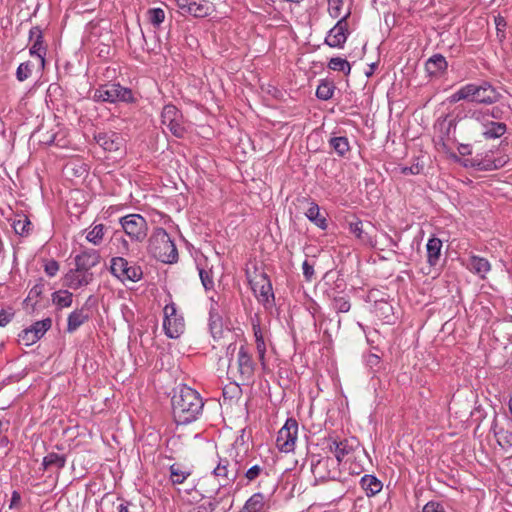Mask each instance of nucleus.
<instances>
[{
  "mask_svg": "<svg viewBox=\"0 0 512 512\" xmlns=\"http://www.w3.org/2000/svg\"><path fill=\"white\" fill-rule=\"evenodd\" d=\"M327 67L333 71L343 72L345 75H349L351 72L350 63L341 57H332L329 60Z\"/></svg>",
  "mask_w": 512,
  "mask_h": 512,
  "instance_id": "ea45409f",
  "label": "nucleus"
},
{
  "mask_svg": "<svg viewBox=\"0 0 512 512\" xmlns=\"http://www.w3.org/2000/svg\"><path fill=\"white\" fill-rule=\"evenodd\" d=\"M329 449L332 453H334V459L337 460V462L340 464L344 457L353 451L354 447L349 440L344 439L342 441H332L329 444Z\"/></svg>",
  "mask_w": 512,
  "mask_h": 512,
  "instance_id": "c756f323",
  "label": "nucleus"
},
{
  "mask_svg": "<svg viewBox=\"0 0 512 512\" xmlns=\"http://www.w3.org/2000/svg\"><path fill=\"white\" fill-rule=\"evenodd\" d=\"M51 300L57 309L68 308L72 305L73 294L68 290H58L52 293Z\"/></svg>",
  "mask_w": 512,
  "mask_h": 512,
  "instance_id": "72a5a7b5",
  "label": "nucleus"
},
{
  "mask_svg": "<svg viewBox=\"0 0 512 512\" xmlns=\"http://www.w3.org/2000/svg\"><path fill=\"white\" fill-rule=\"evenodd\" d=\"M161 123L165 125L171 134L177 138H183L186 134V128L183 124V115L181 111L173 104H167L161 112Z\"/></svg>",
  "mask_w": 512,
  "mask_h": 512,
  "instance_id": "1a4fd4ad",
  "label": "nucleus"
},
{
  "mask_svg": "<svg viewBox=\"0 0 512 512\" xmlns=\"http://www.w3.org/2000/svg\"><path fill=\"white\" fill-rule=\"evenodd\" d=\"M442 241L433 236L428 239V242L426 244V252H427V263L430 266H436L438 264L440 255H441V249H442Z\"/></svg>",
  "mask_w": 512,
  "mask_h": 512,
  "instance_id": "cd10ccee",
  "label": "nucleus"
},
{
  "mask_svg": "<svg viewBox=\"0 0 512 512\" xmlns=\"http://www.w3.org/2000/svg\"><path fill=\"white\" fill-rule=\"evenodd\" d=\"M482 135L485 139H498L507 132V125L500 121H489L484 123Z\"/></svg>",
  "mask_w": 512,
  "mask_h": 512,
  "instance_id": "bb28decb",
  "label": "nucleus"
},
{
  "mask_svg": "<svg viewBox=\"0 0 512 512\" xmlns=\"http://www.w3.org/2000/svg\"><path fill=\"white\" fill-rule=\"evenodd\" d=\"M364 363L373 372L378 371L381 364V357L375 353H368L364 356Z\"/></svg>",
  "mask_w": 512,
  "mask_h": 512,
  "instance_id": "864d4df0",
  "label": "nucleus"
},
{
  "mask_svg": "<svg viewBox=\"0 0 512 512\" xmlns=\"http://www.w3.org/2000/svg\"><path fill=\"white\" fill-rule=\"evenodd\" d=\"M422 512H447L444 508V505L438 501H429L427 502Z\"/></svg>",
  "mask_w": 512,
  "mask_h": 512,
  "instance_id": "338daca9",
  "label": "nucleus"
},
{
  "mask_svg": "<svg viewBox=\"0 0 512 512\" xmlns=\"http://www.w3.org/2000/svg\"><path fill=\"white\" fill-rule=\"evenodd\" d=\"M113 103H134L135 97L132 90L128 87L122 86L120 83L110 82Z\"/></svg>",
  "mask_w": 512,
  "mask_h": 512,
  "instance_id": "a878e982",
  "label": "nucleus"
},
{
  "mask_svg": "<svg viewBox=\"0 0 512 512\" xmlns=\"http://www.w3.org/2000/svg\"><path fill=\"white\" fill-rule=\"evenodd\" d=\"M100 262V254L95 249H87L75 256V266L85 272H91Z\"/></svg>",
  "mask_w": 512,
  "mask_h": 512,
  "instance_id": "5701e85b",
  "label": "nucleus"
},
{
  "mask_svg": "<svg viewBox=\"0 0 512 512\" xmlns=\"http://www.w3.org/2000/svg\"><path fill=\"white\" fill-rule=\"evenodd\" d=\"M250 283L259 302L265 306H272L274 304L275 296L272 283L265 272L256 273L255 280L250 281Z\"/></svg>",
  "mask_w": 512,
  "mask_h": 512,
  "instance_id": "9b49d317",
  "label": "nucleus"
},
{
  "mask_svg": "<svg viewBox=\"0 0 512 512\" xmlns=\"http://www.w3.org/2000/svg\"><path fill=\"white\" fill-rule=\"evenodd\" d=\"M208 326L212 337L217 340L222 336L223 322L222 317L218 311H215L213 307L209 308V320Z\"/></svg>",
  "mask_w": 512,
  "mask_h": 512,
  "instance_id": "473e14b6",
  "label": "nucleus"
},
{
  "mask_svg": "<svg viewBox=\"0 0 512 512\" xmlns=\"http://www.w3.org/2000/svg\"><path fill=\"white\" fill-rule=\"evenodd\" d=\"M502 94L489 81L483 80L476 85L475 103L493 105L500 101Z\"/></svg>",
  "mask_w": 512,
  "mask_h": 512,
  "instance_id": "dca6fc26",
  "label": "nucleus"
},
{
  "mask_svg": "<svg viewBox=\"0 0 512 512\" xmlns=\"http://www.w3.org/2000/svg\"><path fill=\"white\" fill-rule=\"evenodd\" d=\"M241 388L238 384H230L223 388L222 395L224 399H233L239 397Z\"/></svg>",
  "mask_w": 512,
  "mask_h": 512,
  "instance_id": "052dcab7",
  "label": "nucleus"
},
{
  "mask_svg": "<svg viewBox=\"0 0 512 512\" xmlns=\"http://www.w3.org/2000/svg\"><path fill=\"white\" fill-rule=\"evenodd\" d=\"M113 240L118 242L117 244V252L119 254H127L129 252V242L120 234L119 231H115Z\"/></svg>",
  "mask_w": 512,
  "mask_h": 512,
  "instance_id": "6e6d98bb",
  "label": "nucleus"
},
{
  "mask_svg": "<svg viewBox=\"0 0 512 512\" xmlns=\"http://www.w3.org/2000/svg\"><path fill=\"white\" fill-rule=\"evenodd\" d=\"M163 329L167 337L179 338L185 330V322L182 315L178 314L174 303L166 304L164 309Z\"/></svg>",
  "mask_w": 512,
  "mask_h": 512,
  "instance_id": "6e6552de",
  "label": "nucleus"
},
{
  "mask_svg": "<svg viewBox=\"0 0 512 512\" xmlns=\"http://www.w3.org/2000/svg\"><path fill=\"white\" fill-rule=\"evenodd\" d=\"M336 87L333 81L322 79L316 89V97L319 100L327 101L334 95Z\"/></svg>",
  "mask_w": 512,
  "mask_h": 512,
  "instance_id": "e433bc0d",
  "label": "nucleus"
},
{
  "mask_svg": "<svg viewBox=\"0 0 512 512\" xmlns=\"http://www.w3.org/2000/svg\"><path fill=\"white\" fill-rule=\"evenodd\" d=\"M476 85V83H468L459 88L464 100L475 102Z\"/></svg>",
  "mask_w": 512,
  "mask_h": 512,
  "instance_id": "4d7b16f0",
  "label": "nucleus"
},
{
  "mask_svg": "<svg viewBox=\"0 0 512 512\" xmlns=\"http://www.w3.org/2000/svg\"><path fill=\"white\" fill-rule=\"evenodd\" d=\"M269 495L262 492L253 493L243 504L238 512H268Z\"/></svg>",
  "mask_w": 512,
  "mask_h": 512,
  "instance_id": "6ab92c4d",
  "label": "nucleus"
},
{
  "mask_svg": "<svg viewBox=\"0 0 512 512\" xmlns=\"http://www.w3.org/2000/svg\"><path fill=\"white\" fill-rule=\"evenodd\" d=\"M30 224V220L24 216L20 219L14 220L12 226L16 234L24 236L28 234Z\"/></svg>",
  "mask_w": 512,
  "mask_h": 512,
  "instance_id": "09e8293b",
  "label": "nucleus"
},
{
  "mask_svg": "<svg viewBox=\"0 0 512 512\" xmlns=\"http://www.w3.org/2000/svg\"><path fill=\"white\" fill-rule=\"evenodd\" d=\"M325 299L329 301L330 308L337 314L347 313L351 309L350 298L347 295H339L334 289H327L323 292Z\"/></svg>",
  "mask_w": 512,
  "mask_h": 512,
  "instance_id": "412c9836",
  "label": "nucleus"
},
{
  "mask_svg": "<svg viewBox=\"0 0 512 512\" xmlns=\"http://www.w3.org/2000/svg\"><path fill=\"white\" fill-rule=\"evenodd\" d=\"M350 16V11L339 18L337 23L328 31L324 43L331 48L341 49L344 47L348 36L350 35L348 29L347 19Z\"/></svg>",
  "mask_w": 512,
  "mask_h": 512,
  "instance_id": "9d476101",
  "label": "nucleus"
},
{
  "mask_svg": "<svg viewBox=\"0 0 512 512\" xmlns=\"http://www.w3.org/2000/svg\"><path fill=\"white\" fill-rule=\"evenodd\" d=\"M329 486L327 487L330 492V501H340L349 489L348 479H340V476L336 480H329Z\"/></svg>",
  "mask_w": 512,
  "mask_h": 512,
  "instance_id": "b1692460",
  "label": "nucleus"
},
{
  "mask_svg": "<svg viewBox=\"0 0 512 512\" xmlns=\"http://www.w3.org/2000/svg\"><path fill=\"white\" fill-rule=\"evenodd\" d=\"M62 139H58V133L56 132H47L45 135H43V139L41 140V143L47 145V146H57V147H63L64 144L61 143Z\"/></svg>",
  "mask_w": 512,
  "mask_h": 512,
  "instance_id": "bf43d9fd",
  "label": "nucleus"
},
{
  "mask_svg": "<svg viewBox=\"0 0 512 512\" xmlns=\"http://www.w3.org/2000/svg\"><path fill=\"white\" fill-rule=\"evenodd\" d=\"M468 269L474 274L479 275L481 278H484L485 275L490 271L491 265L489 261L480 256H471Z\"/></svg>",
  "mask_w": 512,
  "mask_h": 512,
  "instance_id": "2f4dec72",
  "label": "nucleus"
},
{
  "mask_svg": "<svg viewBox=\"0 0 512 512\" xmlns=\"http://www.w3.org/2000/svg\"><path fill=\"white\" fill-rule=\"evenodd\" d=\"M93 281V273L80 270L79 267L70 269L64 276V286L77 290L88 286Z\"/></svg>",
  "mask_w": 512,
  "mask_h": 512,
  "instance_id": "f3484780",
  "label": "nucleus"
},
{
  "mask_svg": "<svg viewBox=\"0 0 512 512\" xmlns=\"http://www.w3.org/2000/svg\"><path fill=\"white\" fill-rule=\"evenodd\" d=\"M470 118L476 120L479 123H481L483 127H484V123L485 122H489L490 121L488 119L487 109H484V110L483 109H476V110H471L470 109Z\"/></svg>",
  "mask_w": 512,
  "mask_h": 512,
  "instance_id": "0e129e2a",
  "label": "nucleus"
},
{
  "mask_svg": "<svg viewBox=\"0 0 512 512\" xmlns=\"http://www.w3.org/2000/svg\"><path fill=\"white\" fill-rule=\"evenodd\" d=\"M122 231L133 242H142L147 237L148 223L140 214H128L119 218Z\"/></svg>",
  "mask_w": 512,
  "mask_h": 512,
  "instance_id": "0eeeda50",
  "label": "nucleus"
},
{
  "mask_svg": "<svg viewBox=\"0 0 512 512\" xmlns=\"http://www.w3.org/2000/svg\"><path fill=\"white\" fill-rule=\"evenodd\" d=\"M171 405L175 423L187 425L196 421L202 414L204 401L195 389L182 384L174 390Z\"/></svg>",
  "mask_w": 512,
  "mask_h": 512,
  "instance_id": "f03ea898",
  "label": "nucleus"
},
{
  "mask_svg": "<svg viewBox=\"0 0 512 512\" xmlns=\"http://www.w3.org/2000/svg\"><path fill=\"white\" fill-rule=\"evenodd\" d=\"M96 143L106 152L118 151L123 146L122 136L114 131H103L94 134Z\"/></svg>",
  "mask_w": 512,
  "mask_h": 512,
  "instance_id": "a211bd4d",
  "label": "nucleus"
},
{
  "mask_svg": "<svg viewBox=\"0 0 512 512\" xmlns=\"http://www.w3.org/2000/svg\"><path fill=\"white\" fill-rule=\"evenodd\" d=\"M495 437L500 446L511 447L512 446V433L506 430L501 429L500 431H496L495 427H492Z\"/></svg>",
  "mask_w": 512,
  "mask_h": 512,
  "instance_id": "de8ad7c7",
  "label": "nucleus"
},
{
  "mask_svg": "<svg viewBox=\"0 0 512 512\" xmlns=\"http://www.w3.org/2000/svg\"><path fill=\"white\" fill-rule=\"evenodd\" d=\"M147 250L153 258L162 263L173 264L178 261L176 245L167 231L162 227L154 229L149 238Z\"/></svg>",
  "mask_w": 512,
  "mask_h": 512,
  "instance_id": "7ed1b4c3",
  "label": "nucleus"
},
{
  "mask_svg": "<svg viewBox=\"0 0 512 512\" xmlns=\"http://www.w3.org/2000/svg\"><path fill=\"white\" fill-rule=\"evenodd\" d=\"M237 365L240 377L250 379L254 373V361L246 346L241 345L237 355Z\"/></svg>",
  "mask_w": 512,
  "mask_h": 512,
  "instance_id": "aec40b11",
  "label": "nucleus"
},
{
  "mask_svg": "<svg viewBox=\"0 0 512 512\" xmlns=\"http://www.w3.org/2000/svg\"><path fill=\"white\" fill-rule=\"evenodd\" d=\"M446 115L449 116L451 120H455V124L457 125L461 120L465 118H470V109L467 110L462 105H459L455 107V109L452 112Z\"/></svg>",
  "mask_w": 512,
  "mask_h": 512,
  "instance_id": "3c124183",
  "label": "nucleus"
},
{
  "mask_svg": "<svg viewBox=\"0 0 512 512\" xmlns=\"http://www.w3.org/2000/svg\"><path fill=\"white\" fill-rule=\"evenodd\" d=\"M456 127L455 120H451L449 116L442 115L437 118L434 124V129L439 139L443 151L448 153L450 158L456 162H460V158L456 153L450 152V144L457 143L456 140Z\"/></svg>",
  "mask_w": 512,
  "mask_h": 512,
  "instance_id": "39448f33",
  "label": "nucleus"
},
{
  "mask_svg": "<svg viewBox=\"0 0 512 512\" xmlns=\"http://www.w3.org/2000/svg\"><path fill=\"white\" fill-rule=\"evenodd\" d=\"M486 412L481 405L475 406L473 410L470 412V420L472 423L476 424L478 428L481 422L485 419Z\"/></svg>",
  "mask_w": 512,
  "mask_h": 512,
  "instance_id": "5fc2aeb1",
  "label": "nucleus"
},
{
  "mask_svg": "<svg viewBox=\"0 0 512 512\" xmlns=\"http://www.w3.org/2000/svg\"><path fill=\"white\" fill-rule=\"evenodd\" d=\"M197 270L199 273V277L201 283L206 291H210L214 289V279L211 270H206L199 265H197Z\"/></svg>",
  "mask_w": 512,
  "mask_h": 512,
  "instance_id": "37998d69",
  "label": "nucleus"
},
{
  "mask_svg": "<svg viewBox=\"0 0 512 512\" xmlns=\"http://www.w3.org/2000/svg\"><path fill=\"white\" fill-rule=\"evenodd\" d=\"M244 432L242 430V434L236 438L229 450L231 461L219 457L217 466L212 471L214 476L224 478L227 483L238 481L237 485L241 487L249 486L257 480L261 482L269 476L265 461L254 456Z\"/></svg>",
  "mask_w": 512,
  "mask_h": 512,
  "instance_id": "f257e3e1",
  "label": "nucleus"
},
{
  "mask_svg": "<svg viewBox=\"0 0 512 512\" xmlns=\"http://www.w3.org/2000/svg\"><path fill=\"white\" fill-rule=\"evenodd\" d=\"M51 326L52 319L49 317L36 321L31 326L23 329L19 333V342L29 347L39 341L47 333Z\"/></svg>",
  "mask_w": 512,
  "mask_h": 512,
  "instance_id": "f8f14e48",
  "label": "nucleus"
},
{
  "mask_svg": "<svg viewBox=\"0 0 512 512\" xmlns=\"http://www.w3.org/2000/svg\"><path fill=\"white\" fill-rule=\"evenodd\" d=\"M488 118L491 117L495 120H502L505 117L506 110L503 105H496L487 109Z\"/></svg>",
  "mask_w": 512,
  "mask_h": 512,
  "instance_id": "e2e57ef3",
  "label": "nucleus"
},
{
  "mask_svg": "<svg viewBox=\"0 0 512 512\" xmlns=\"http://www.w3.org/2000/svg\"><path fill=\"white\" fill-rule=\"evenodd\" d=\"M447 69L448 62L440 53L433 54L425 62V71L430 77H441L447 72Z\"/></svg>",
  "mask_w": 512,
  "mask_h": 512,
  "instance_id": "4be33fe9",
  "label": "nucleus"
},
{
  "mask_svg": "<svg viewBox=\"0 0 512 512\" xmlns=\"http://www.w3.org/2000/svg\"><path fill=\"white\" fill-rule=\"evenodd\" d=\"M182 15H190L196 18L206 17L211 12V7L206 0H175Z\"/></svg>",
  "mask_w": 512,
  "mask_h": 512,
  "instance_id": "4468645a",
  "label": "nucleus"
},
{
  "mask_svg": "<svg viewBox=\"0 0 512 512\" xmlns=\"http://www.w3.org/2000/svg\"><path fill=\"white\" fill-rule=\"evenodd\" d=\"M66 464V456L61 455L55 452L48 453L42 461V466L45 470H48L52 467L60 470L65 467Z\"/></svg>",
  "mask_w": 512,
  "mask_h": 512,
  "instance_id": "f704fd0d",
  "label": "nucleus"
},
{
  "mask_svg": "<svg viewBox=\"0 0 512 512\" xmlns=\"http://www.w3.org/2000/svg\"><path fill=\"white\" fill-rule=\"evenodd\" d=\"M506 163V160H504L503 158H498V159H495L493 161L491 160H487L485 163H477V164H472V166H477L478 169L480 170H494V169H499L501 167H503Z\"/></svg>",
  "mask_w": 512,
  "mask_h": 512,
  "instance_id": "603ef678",
  "label": "nucleus"
},
{
  "mask_svg": "<svg viewBox=\"0 0 512 512\" xmlns=\"http://www.w3.org/2000/svg\"><path fill=\"white\" fill-rule=\"evenodd\" d=\"M89 320V315L84 307L72 311L67 318V332H75L81 325Z\"/></svg>",
  "mask_w": 512,
  "mask_h": 512,
  "instance_id": "c85d7f7f",
  "label": "nucleus"
},
{
  "mask_svg": "<svg viewBox=\"0 0 512 512\" xmlns=\"http://www.w3.org/2000/svg\"><path fill=\"white\" fill-rule=\"evenodd\" d=\"M305 216L309 221H311L313 224H315L318 228L321 230H326L328 227L327 219L325 216H323L320 213V207L319 205L312 201L310 203V207L305 212Z\"/></svg>",
  "mask_w": 512,
  "mask_h": 512,
  "instance_id": "7c9ffc66",
  "label": "nucleus"
},
{
  "mask_svg": "<svg viewBox=\"0 0 512 512\" xmlns=\"http://www.w3.org/2000/svg\"><path fill=\"white\" fill-rule=\"evenodd\" d=\"M328 12L332 18H339L341 16V8L343 0H328Z\"/></svg>",
  "mask_w": 512,
  "mask_h": 512,
  "instance_id": "680f3d73",
  "label": "nucleus"
},
{
  "mask_svg": "<svg viewBox=\"0 0 512 512\" xmlns=\"http://www.w3.org/2000/svg\"><path fill=\"white\" fill-rule=\"evenodd\" d=\"M220 501L216 497H209L206 501L198 504L194 512H214Z\"/></svg>",
  "mask_w": 512,
  "mask_h": 512,
  "instance_id": "49530a36",
  "label": "nucleus"
},
{
  "mask_svg": "<svg viewBox=\"0 0 512 512\" xmlns=\"http://www.w3.org/2000/svg\"><path fill=\"white\" fill-rule=\"evenodd\" d=\"M29 41L32 42L29 48V54L32 57H37L40 60L42 69L45 67V57L47 54V46L44 44L43 31L39 26H33L29 30Z\"/></svg>",
  "mask_w": 512,
  "mask_h": 512,
  "instance_id": "2eb2a0df",
  "label": "nucleus"
},
{
  "mask_svg": "<svg viewBox=\"0 0 512 512\" xmlns=\"http://www.w3.org/2000/svg\"><path fill=\"white\" fill-rule=\"evenodd\" d=\"M93 100L96 102H109L113 103L112 91L110 82L100 85L95 91L93 95Z\"/></svg>",
  "mask_w": 512,
  "mask_h": 512,
  "instance_id": "a19ab883",
  "label": "nucleus"
},
{
  "mask_svg": "<svg viewBox=\"0 0 512 512\" xmlns=\"http://www.w3.org/2000/svg\"><path fill=\"white\" fill-rule=\"evenodd\" d=\"M44 271L47 276L54 277L59 271V263L54 259L45 261Z\"/></svg>",
  "mask_w": 512,
  "mask_h": 512,
  "instance_id": "69168bd1",
  "label": "nucleus"
},
{
  "mask_svg": "<svg viewBox=\"0 0 512 512\" xmlns=\"http://www.w3.org/2000/svg\"><path fill=\"white\" fill-rule=\"evenodd\" d=\"M110 272L122 283L125 281L138 282L143 277V271L139 265L131 263L121 256L111 259Z\"/></svg>",
  "mask_w": 512,
  "mask_h": 512,
  "instance_id": "423d86ee",
  "label": "nucleus"
},
{
  "mask_svg": "<svg viewBox=\"0 0 512 512\" xmlns=\"http://www.w3.org/2000/svg\"><path fill=\"white\" fill-rule=\"evenodd\" d=\"M360 486L367 497L376 495L383 488L382 482L372 474L363 475L360 479Z\"/></svg>",
  "mask_w": 512,
  "mask_h": 512,
  "instance_id": "393cba45",
  "label": "nucleus"
},
{
  "mask_svg": "<svg viewBox=\"0 0 512 512\" xmlns=\"http://www.w3.org/2000/svg\"><path fill=\"white\" fill-rule=\"evenodd\" d=\"M298 435V423L288 418L284 426L278 431L276 443L280 451L288 453L294 449Z\"/></svg>",
  "mask_w": 512,
  "mask_h": 512,
  "instance_id": "ddd939ff",
  "label": "nucleus"
},
{
  "mask_svg": "<svg viewBox=\"0 0 512 512\" xmlns=\"http://www.w3.org/2000/svg\"><path fill=\"white\" fill-rule=\"evenodd\" d=\"M302 271L305 280L310 282L314 276V263H310L308 260H305L302 263Z\"/></svg>",
  "mask_w": 512,
  "mask_h": 512,
  "instance_id": "774afa93",
  "label": "nucleus"
},
{
  "mask_svg": "<svg viewBox=\"0 0 512 512\" xmlns=\"http://www.w3.org/2000/svg\"><path fill=\"white\" fill-rule=\"evenodd\" d=\"M254 337L256 339V346L261 360L264 359L266 347L264 337L259 324H253Z\"/></svg>",
  "mask_w": 512,
  "mask_h": 512,
  "instance_id": "a18cd8bd",
  "label": "nucleus"
},
{
  "mask_svg": "<svg viewBox=\"0 0 512 512\" xmlns=\"http://www.w3.org/2000/svg\"><path fill=\"white\" fill-rule=\"evenodd\" d=\"M104 234L105 226L103 224H96L88 231L86 239L93 245H100L103 241Z\"/></svg>",
  "mask_w": 512,
  "mask_h": 512,
  "instance_id": "58836bf2",
  "label": "nucleus"
},
{
  "mask_svg": "<svg viewBox=\"0 0 512 512\" xmlns=\"http://www.w3.org/2000/svg\"><path fill=\"white\" fill-rule=\"evenodd\" d=\"M329 145L340 157H344L350 150L349 140L345 136H335L330 138Z\"/></svg>",
  "mask_w": 512,
  "mask_h": 512,
  "instance_id": "4c0bfd02",
  "label": "nucleus"
},
{
  "mask_svg": "<svg viewBox=\"0 0 512 512\" xmlns=\"http://www.w3.org/2000/svg\"><path fill=\"white\" fill-rule=\"evenodd\" d=\"M147 17L153 26L159 27L165 20V12L162 8H150Z\"/></svg>",
  "mask_w": 512,
  "mask_h": 512,
  "instance_id": "c03bdc74",
  "label": "nucleus"
},
{
  "mask_svg": "<svg viewBox=\"0 0 512 512\" xmlns=\"http://www.w3.org/2000/svg\"><path fill=\"white\" fill-rule=\"evenodd\" d=\"M15 311L12 307H6L0 309V327H5L14 318Z\"/></svg>",
  "mask_w": 512,
  "mask_h": 512,
  "instance_id": "13d9d810",
  "label": "nucleus"
},
{
  "mask_svg": "<svg viewBox=\"0 0 512 512\" xmlns=\"http://www.w3.org/2000/svg\"><path fill=\"white\" fill-rule=\"evenodd\" d=\"M169 470L170 480L173 484H182L190 475V472L181 470L177 464H172Z\"/></svg>",
  "mask_w": 512,
  "mask_h": 512,
  "instance_id": "79ce46f5",
  "label": "nucleus"
},
{
  "mask_svg": "<svg viewBox=\"0 0 512 512\" xmlns=\"http://www.w3.org/2000/svg\"><path fill=\"white\" fill-rule=\"evenodd\" d=\"M349 231L352 233L362 244L372 245L371 236L363 230L362 221L357 219L354 222H349Z\"/></svg>",
  "mask_w": 512,
  "mask_h": 512,
  "instance_id": "c9c22d12",
  "label": "nucleus"
},
{
  "mask_svg": "<svg viewBox=\"0 0 512 512\" xmlns=\"http://www.w3.org/2000/svg\"><path fill=\"white\" fill-rule=\"evenodd\" d=\"M309 461L316 484L336 480L341 475L340 464L333 457L312 454Z\"/></svg>",
  "mask_w": 512,
  "mask_h": 512,
  "instance_id": "20e7f679",
  "label": "nucleus"
},
{
  "mask_svg": "<svg viewBox=\"0 0 512 512\" xmlns=\"http://www.w3.org/2000/svg\"><path fill=\"white\" fill-rule=\"evenodd\" d=\"M32 72V64L30 61L20 63L16 70V78L18 81L23 82L28 79Z\"/></svg>",
  "mask_w": 512,
  "mask_h": 512,
  "instance_id": "8fccbe9b",
  "label": "nucleus"
}]
</instances>
